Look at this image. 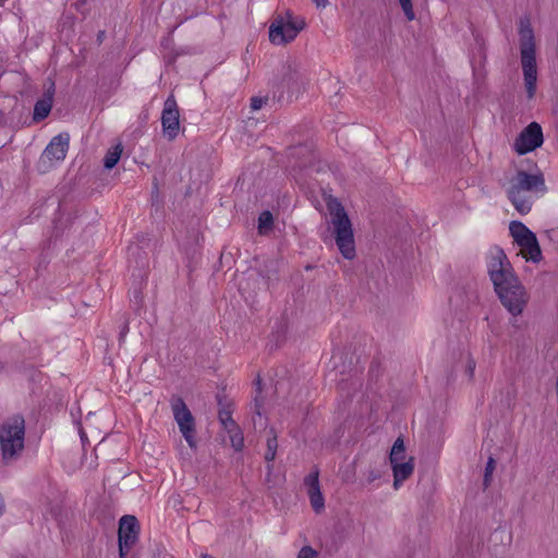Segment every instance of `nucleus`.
<instances>
[{"label": "nucleus", "mask_w": 558, "mask_h": 558, "mask_svg": "<svg viewBox=\"0 0 558 558\" xmlns=\"http://www.w3.org/2000/svg\"><path fill=\"white\" fill-rule=\"evenodd\" d=\"M52 95L53 92L48 90L47 94L35 104L33 114L35 121H40L48 117L52 108Z\"/></svg>", "instance_id": "2eb2a0df"}, {"label": "nucleus", "mask_w": 558, "mask_h": 558, "mask_svg": "<svg viewBox=\"0 0 558 558\" xmlns=\"http://www.w3.org/2000/svg\"><path fill=\"white\" fill-rule=\"evenodd\" d=\"M520 52L526 96L532 99L536 93L537 68L535 58V37L529 17L519 22Z\"/></svg>", "instance_id": "7ed1b4c3"}, {"label": "nucleus", "mask_w": 558, "mask_h": 558, "mask_svg": "<svg viewBox=\"0 0 558 558\" xmlns=\"http://www.w3.org/2000/svg\"><path fill=\"white\" fill-rule=\"evenodd\" d=\"M509 231L520 247V254L523 258L533 263H538L542 259V251L537 238L524 223L511 221Z\"/></svg>", "instance_id": "6e6552de"}, {"label": "nucleus", "mask_w": 558, "mask_h": 558, "mask_svg": "<svg viewBox=\"0 0 558 558\" xmlns=\"http://www.w3.org/2000/svg\"><path fill=\"white\" fill-rule=\"evenodd\" d=\"M376 478H378V475L374 471H371L368 474L367 481L371 483V482L375 481Z\"/></svg>", "instance_id": "bb28decb"}, {"label": "nucleus", "mask_w": 558, "mask_h": 558, "mask_svg": "<svg viewBox=\"0 0 558 558\" xmlns=\"http://www.w3.org/2000/svg\"><path fill=\"white\" fill-rule=\"evenodd\" d=\"M544 143L542 126L537 122H531L524 128L514 142V150L519 155H525L541 147Z\"/></svg>", "instance_id": "9d476101"}, {"label": "nucleus", "mask_w": 558, "mask_h": 558, "mask_svg": "<svg viewBox=\"0 0 558 558\" xmlns=\"http://www.w3.org/2000/svg\"><path fill=\"white\" fill-rule=\"evenodd\" d=\"M495 468H496V461L493 457H489L486 462L484 480H483V485L485 488H487L492 483V477H493Z\"/></svg>", "instance_id": "aec40b11"}, {"label": "nucleus", "mask_w": 558, "mask_h": 558, "mask_svg": "<svg viewBox=\"0 0 558 558\" xmlns=\"http://www.w3.org/2000/svg\"><path fill=\"white\" fill-rule=\"evenodd\" d=\"M296 558H318V551L311 546H303L299 550Z\"/></svg>", "instance_id": "5701e85b"}, {"label": "nucleus", "mask_w": 558, "mask_h": 558, "mask_svg": "<svg viewBox=\"0 0 558 558\" xmlns=\"http://www.w3.org/2000/svg\"><path fill=\"white\" fill-rule=\"evenodd\" d=\"M161 124L165 134L170 138H174L178 135L180 122H179V110L175 99L170 96L165 101V107L161 114Z\"/></svg>", "instance_id": "f8f14e48"}, {"label": "nucleus", "mask_w": 558, "mask_h": 558, "mask_svg": "<svg viewBox=\"0 0 558 558\" xmlns=\"http://www.w3.org/2000/svg\"><path fill=\"white\" fill-rule=\"evenodd\" d=\"M305 486L307 487V495L311 505L316 513H319L325 508V499L320 492L318 472L310 473L305 477Z\"/></svg>", "instance_id": "4468645a"}, {"label": "nucleus", "mask_w": 558, "mask_h": 558, "mask_svg": "<svg viewBox=\"0 0 558 558\" xmlns=\"http://www.w3.org/2000/svg\"><path fill=\"white\" fill-rule=\"evenodd\" d=\"M330 213V225L332 227L336 244L341 255L347 259L355 256V242L351 220L343 206L336 198L327 203Z\"/></svg>", "instance_id": "20e7f679"}, {"label": "nucleus", "mask_w": 558, "mask_h": 558, "mask_svg": "<svg viewBox=\"0 0 558 558\" xmlns=\"http://www.w3.org/2000/svg\"><path fill=\"white\" fill-rule=\"evenodd\" d=\"M487 271L504 307L512 316L521 315L529 302V294L513 272L512 266L501 248L489 250Z\"/></svg>", "instance_id": "f257e3e1"}, {"label": "nucleus", "mask_w": 558, "mask_h": 558, "mask_svg": "<svg viewBox=\"0 0 558 558\" xmlns=\"http://www.w3.org/2000/svg\"><path fill=\"white\" fill-rule=\"evenodd\" d=\"M404 15L409 21H413L415 19V13L412 5V0H398Z\"/></svg>", "instance_id": "412c9836"}, {"label": "nucleus", "mask_w": 558, "mask_h": 558, "mask_svg": "<svg viewBox=\"0 0 558 558\" xmlns=\"http://www.w3.org/2000/svg\"><path fill=\"white\" fill-rule=\"evenodd\" d=\"M272 215L270 211L265 210L263 211L258 217V231L259 233H266L268 232L272 227Z\"/></svg>", "instance_id": "a211bd4d"}, {"label": "nucleus", "mask_w": 558, "mask_h": 558, "mask_svg": "<svg viewBox=\"0 0 558 558\" xmlns=\"http://www.w3.org/2000/svg\"><path fill=\"white\" fill-rule=\"evenodd\" d=\"M475 367H476V363H475L474 359L469 356L465 362V373L470 380H473V378H474Z\"/></svg>", "instance_id": "b1692460"}, {"label": "nucleus", "mask_w": 558, "mask_h": 558, "mask_svg": "<svg viewBox=\"0 0 558 558\" xmlns=\"http://www.w3.org/2000/svg\"><path fill=\"white\" fill-rule=\"evenodd\" d=\"M138 537V524L134 515H124L119 523V555L125 558Z\"/></svg>", "instance_id": "9b49d317"}, {"label": "nucleus", "mask_w": 558, "mask_h": 558, "mask_svg": "<svg viewBox=\"0 0 558 558\" xmlns=\"http://www.w3.org/2000/svg\"><path fill=\"white\" fill-rule=\"evenodd\" d=\"M545 191V180L541 172L518 171L509 181L507 194L514 208L521 215H526L532 209L534 201L532 193H544Z\"/></svg>", "instance_id": "f03ea898"}, {"label": "nucleus", "mask_w": 558, "mask_h": 558, "mask_svg": "<svg viewBox=\"0 0 558 558\" xmlns=\"http://www.w3.org/2000/svg\"><path fill=\"white\" fill-rule=\"evenodd\" d=\"M226 432L229 434L230 442L234 450L241 451L244 446V437L239 427H230Z\"/></svg>", "instance_id": "f3484780"}, {"label": "nucleus", "mask_w": 558, "mask_h": 558, "mask_svg": "<svg viewBox=\"0 0 558 558\" xmlns=\"http://www.w3.org/2000/svg\"><path fill=\"white\" fill-rule=\"evenodd\" d=\"M219 421L223 425L226 430L230 427L236 426V424L231 417V413L227 410H222L219 412Z\"/></svg>", "instance_id": "4be33fe9"}, {"label": "nucleus", "mask_w": 558, "mask_h": 558, "mask_svg": "<svg viewBox=\"0 0 558 558\" xmlns=\"http://www.w3.org/2000/svg\"><path fill=\"white\" fill-rule=\"evenodd\" d=\"M277 448H278L277 435L274 434L271 437H269L267 439V450L265 453V459L267 462H271L275 460L276 453H277Z\"/></svg>", "instance_id": "6ab92c4d"}, {"label": "nucleus", "mask_w": 558, "mask_h": 558, "mask_svg": "<svg viewBox=\"0 0 558 558\" xmlns=\"http://www.w3.org/2000/svg\"><path fill=\"white\" fill-rule=\"evenodd\" d=\"M305 25L304 19L287 11L284 14L276 16L271 22L269 26V40L277 46L291 43L305 28Z\"/></svg>", "instance_id": "423d86ee"}, {"label": "nucleus", "mask_w": 558, "mask_h": 558, "mask_svg": "<svg viewBox=\"0 0 558 558\" xmlns=\"http://www.w3.org/2000/svg\"><path fill=\"white\" fill-rule=\"evenodd\" d=\"M264 104V100L262 98H252V108L254 110L260 109Z\"/></svg>", "instance_id": "393cba45"}, {"label": "nucleus", "mask_w": 558, "mask_h": 558, "mask_svg": "<svg viewBox=\"0 0 558 558\" xmlns=\"http://www.w3.org/2000/svg\"><path fill=\"white\" fill-rule=\"evenodd\" d=\"M318 9H325L329 4V0H313Z\"/></svg>", "instance_id": "a878e982"}, {"label": "nucleus", "mask_w": 558, "mask_h": 558, "mask_svg": "<svg viewBox=\"0 0 558 558\" xmlns=\"http://www.w3.org/2000/svg\"><path fill=\"white\" fill-rule=\"evenodd\" d=\"M122 150L123 149L121 144H117L116 146L108 150L104 159V166L106 169H112L118 163Z\"/></svg>", "instance_id": "dca6fc26"}, {"label": "nucleus", "mask_w": 558, "mask_h": 558, "mask_svg": "<svg viewBox=\"0 0 558 558\" xmlns=\"http://www.w3.org/2000/svg\"><path fill=\"white\" fill-rule=\"evenodd\" d=\"M171 408L173 417L179 426V429L191 448L196 447L195 440V421L187 409L185 402L181 398L172 400Z\"/></svg>", "instance_id": "1a4fd4ad"}, {"label": "nucleus", "mask_w": 558, "mask_h": 558, "mask_svg": "<svg viewBox=\"0 0 558 558\" xmlns=\"http://www.w3.org/2000/svg\"><path fill=\"white\" fill-rule=\"evenodd\" d=\"M25 424L24 420L15 416L0 425V449L2 459H15L24 449Z\"/></svg>", "instance_id": "39448f33"}, {"label": "nucleus", "mask_w": 558, "mask_h": 558, "mask_svg": "<svg viewBox=\"0 0 558 558\" xmlns=\"http://www.w3.org/2000/svg\"><path fill=\"white\" fill-rule=\"evenodd\" d=\"M70 137L66 133H61L54 136L45 148L41 158L50 162L62 161L69 149Z\"/></svg>", "instance_id": "ddd939ff"}, {"label": "nucleus", "mask_w": 558, "mask_h": 558, "mask_svg": "<svg viewBox=\"0 0 558 558\" xmlns=\"http://www.w3.org/2000/svg\"><path fill=\"white\" fill-rule=\"evenodd\" d=\"M205 558H207V557H205Z\"/></svg>", "instance_id": "c85d7f7f"}, {"label": "nucleus", "mask_w": 558, "mask_h": 558, "mask_svg": "<svg viewBox=\"0 0 558 558\" xmlns=\"http://www.w3.org/2000/svg\"><path fill=\"white\" fill-rule=\"evenodd\" d=\"M4 511V501L2 496L0 495V517L3 514Z\"/></svg>", "instance_id": "cd10ccee"}, {"label": "nucleus", "mask_w": 558, "mask_h": 558, "mask_svg": "<svg viewBox=\"0 0 558 558\" xmlns=\"http://www.w3.org/2000/svg\"><path fill=\"white\" fill-rule=\"evenodd\" d=\"M389 461L393 474V488L398 490L414 471L412 457H407L405 446L402 438H397L389 454Z\"/></svg>", "instance_id": "0eeeda50"}]
</instances>
